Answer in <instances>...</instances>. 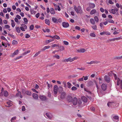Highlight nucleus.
<instances>
[{
	"instance_id": "0eeeda50",
	"label": "nucleus",
	"mask_w": 122,
	"mask_h": 122,
	"mask_svg": "<svg viewBox=\"0 0 122 122\" xmlns=\"http://www.w3.org/2000/svg\"><path fill=\"white\" fill-rule=\"evenodd\" d=\"M112 120L114 121L117 122L119 120V118L118 116H115L113 117Z\"/></svg>"
},
{
	"instance_id": "dca6fc26",
	"label": "nucleus",
	"mask_w": 122,
	"mask_h": 122,
	"mask_svg": "<svg viewBox=\"0 0 122 122\" xmlns=\"http://www.w3.org/2000/svg\"><path fill=\"white\" fill-rule=\"evenodd\" d=\"M52 21L54 23H58V20L54 17L52 18Z\"/></svg>"
},
{
	"instance_id": "20e7f679",
	"label": "nucleus",
	"mask_w": 122,
	"mask_h": 122,
	"mask_svg": "<svg viewBox=\"0 0 122 122\" xmlns=\"http://www.w3.org/2000/svg\"><path fill=\"white\" fill-rule=\"evenodd\" d=\"M39 98L41 100L43 101L46 100V98L45 96L42 95H39Z\"/></svg>"
},
{
	"instance_id": "052dcab7",
	"label": "nucleus",
	"mask_w": 122,
	"mask_h": 122,
	"mask_svg": "<svg viewBox=\"0 0 122 122\" xmlns=\"http://www.w3.org/2000/svg\"><path fill=\"white\" fill-rule=\"evenodd\" d=\"M63 83L64 85V87L66 88V82L65 81H64L63 82Z\"/></svg>"
},
{
	"instance_id": "7c9ffc66",
	"label": "nucleus",
	"mask_w": 122,
	"mask_h": 122,
	"mask_svg": "<svg viewBox=\"0 0 122 122\" xmlns=\"http://www.w3.org/2000/svg\"><path fill=\"white\" fill-rule=\"evenodd\" d=\"M21 26L24 28L25 29H26L27 28V27L26 25L24 24H22L21 25Z\"/></svg>"
},
{
	"instance_id": "c03bdc74",
	"label": "nucleus",
	"mask_w": 122,
	"mask_h": 122,
	"mask_svg": "<svg viewBox=\"0 0 122 122\" xmlns=\"http://www.w3.org/2000/svg\"><path fill=\"white\" fill-rule=\"evenodd\" d=\"M45 23L46 24L48 25H49L50 24V21L48 20H45Z\"/></svg>"
},
{
	"instance_id": "2f4dec72",
	"label": "nucleus",
	"mask_w": 122,
	"mask_h": 122,
	"mask_svg": "<svg viewBox=\"0 0 122 122\" xmlns=\"http://www.w3.org/2000/svg\"><path fill=\"white\" fill-rule=\"evenodd\" d=\"M93 84V83L92 81H90L87 83V85L88 86H91Z\"/></svg>"
},
{
	"instance_id": "393cba45",
	"label": "nucleus",
	"mask_w": 122,
	"mask_h": 122,
	"mask_svg": "<svg viewBox=\"0 0 122 122\" xmlns=\"http://www.w3.org/2000/svg\"><path fill=\"white\" fill-rule=\"evenodd\" d=\"M50 12L51 14H55V13L54 10V9L52 8H50Z\"/></svg>"
},
{
	"instance_id": "09e8293b",
	"label": "nucleus",
	"mask_w": 122,
	"mask_h": 122,
	"mask_svg": "<svg viewBox=\"0 0 122 122\" xmlns=\"http://www.w3.org/2000/svg\"><path fill=\"white\" fill-rule=\"evenodd\" d=\"M34 28V26L33 25H31L30 27V29L31 30H33Z\"/></svg>"
},
{
	"instance_id": "5fc2aeb1",
	"label": "nucleus",
	"mask_w": 122,
	"mask_h": 122,
	"mask_svg": "<svg viewBox=\"0 0 122 122\" xmlns=\"http://www.w3.org/2000/svg\"><path fill=\"white\" fill-rule=\"evenodd\" d=\"M78 58V57L77 56H76L73 57V58H71L72 61H73L77 59Z\"/></svg>"
},
{
	"instance_id": "b1692460",
	"label": "nucleus",
	"mask_w": 122,
	"mask_h": 122,
	"mask_svg": "<svg viewBox=\"0 0 122 122\" xmlns=\"http://www.w3.org/2000/svg\"><path fill=\"white\" fill-rule=\"evenodd\" d=\"M5 28L6 29H8L9 31L11 30L10 29V26L8 25H5Z\"/></svg>"
},
{
	"instance_id": "bf43d9fd",
	"label": "nucleus",
	"mask_w": 122,
	"mask_h": 122,
	"mask_svg": "<svg viewBox=\"0 0 122 122\" xmlns=\"http://www.w3.org/2000/svg\"><path fill=\"white\" fill-rule=\"evenodd\" d=\"M16 18H17V19H18L19 20L20 19H21V16L19 15H17L16 16Z\"/></svg>"
},
{
	"instance_id": "13d9d810",
	"label": "nucleus",
	"mask_w": 122,
	"mask_h": 122,
	"mask_svg": "<svg viewBox=\"0 0 122 122\" xmlns=\"http://www.w3.org/2000/svg\"><path fill=\"white\" fill-rule=\"evenodd\" d=\"M25 37L26 38H29L30 37V35L28 34H25Z\"/></svg>"
},
{
	"instance_id": "f257e3e1",
	"label": "nucleus",
	"mask_w": 122,
	"mask_h": 122,
	"mask_svg": "<svg viewBox=\"0 0 122 122\" xmlns=\"http://www.w3.org/2000/svg\"><path fill=\"white\" fill-rule=\"evenodd\" d=\"M72 103L73 105H75L78 103L79 105L81 104L82 103V101L80 99H78L77 98L75 97L73 99Z\"/></svg>"
},
{
	"instance_id": "774afa93",
	"label": "nucleus",
	"mask_w": 122,
	"mask_h": 122,
	"mask_svg": "<svg viewBox=\"0 0 122 122\" xmlns=\"http://www.w3.org/2000/svg\"><path fill=\"white\" fill-rule=\"evenodd\" d=\"M102 16L103 18H106L107 17L106 15L105 14H102Z\"/></svg>"
},
{
	"instance_id": "603ef678",
	"label": "nucleus",
	"mask_w": 122,
	"mask_h": 122,
	"mask_svg": "<svg viewBox=\"0 0 122 122\" xmlns=\"http://www.w3.org/2000/svg\"><path fill=\"white\" fill-rule=\"evenodd\" d=\"M59 45H58L55 44L52 46V47H59Z\"/></svg>"
},
{
	"instance_id": "ddd939ff",
	"label": "nucleus",
	"mask_w": 122,
	"mask_h": 122,
	"mask_svg": "<svg viewBox=\"0 0 122 122\" xmlns=\"http://www.w3.org/2000/svg\"><path fill=\"white\" fill-rule=\"evenodd\" d=\"M15 96L17 97H20L21 98H22V96L21 95V92L20 91L18 92L16 94Z\"/></svg>"
},
{
	"instance_id": "c9c22d12",
	"label": "nucleus",
	"mask_w": 122,
	"mask_h": 122,
	"mask_svg": "<svg viewBox=\"0 0 122 122\" xmlns=\"http://www.w3.org/2000/svg\"><path fill=\"white\" fill-rule=\"evenodd\" d=\"M92 28L93 29L95 30H97V26L96 25H94L91 26Z\"/></svg>"
},
{
	"instance_id": "ea45409f",
	"label": "nucleus",
	"mask_w": 122,
	"mask_h": 122,
	"mask_svg": "<svg viewBox=\"0 0 122 122\" xmlns=\"http://www.w3.org/2000/svg\"><path fill=\"white\" fill-rule=\"evenodd\" d=\"M90 36L93 37H95L96 36V35L93 33H91L90 34Z\"/></svg>"
},
{
	"instance_id": "4d7b16f0",
	"label": "nucleus",
	"mask_w": 122,
	"mask_h": 122,
	"mask_svg": "<svg viewBox=\"0 0 122 122\" xmlns=\"http://www.w3.org/2000/svg\"><path fill=\"white\" fill-rule=\"evenodd\" d=\"M63 42L64 44L66 45H68L69 44L68 42L66 41H63Z\"/></svg>"
},
{
	"instance_id": "680f3d73",
	"label": "nucleus",
	"mask_w": 122,
	"mask_h": 122,
	"mask_svg": "<svg viewBox=\"0 0 122 122\" xmlns=\"http://www.w3.org/2000/svg\"><path fill=\"white\" fill-rule=\"evenodd\" d=\"M103 23L101 22V23L100 24V26L102 28V27H103Z\"/></svg>"
},
{
	"instance_id": "69168bd1",
	"label": "nucleus",
	"mask_w": 122,
	"mask_h": 122,
	"mask_svg": "<svg viewBox=\"0 0 122 122\" xmlns=\"http://www.w3.org/2000/svg\"><path fill=\"white\" fill-rule=\"evenodd\" d=\"M39 16H40V14L39 13H37L36 15V17L37 18H38Z\"/></svg>"
},
{
	"instance_id": "a18cd8bd",
	"label": "nucleus",
	"mask_w": 122,
	"mask_h": 122,
	"mask_svg": "<svg viewBox=\"0 0 122 122\" xmlns=\"http://www.w3.org/2000/svg\"><path fill=\"white\" fill-rule=\"evenodd\" d=\"M108 22L109 23H114V22L113 20L111 19H109L108 20Z\"/></svg>"
},
{
	"instance_id": "6e6552de",
	"label": "nucleus",
	"mask_w": 122,
	"mask_h": 122,
	"mask_svg": "<svg viewBox=\"0 0 122 122\" xmlns=\"http://www.w3.org/2000/svg\"><path fill=\"white\" fill-rule=\"evenodd\" d=\"M63 26L65 28H67L69 26V24L67 22H63L62 23Z\"/></svg>"
},
{
	"instance_id": "c756f323",
	"label": "nucleus",
	"mask_w": 122,
	"mask_h": 122,
	"mask_svg": "<svg viewBox=\"0 0 122 122\" xmlns=\"http://www.w3.org/2000/svg\"><path fill=\"white\" fill-rule=\"evenodd\" d=\"M46 115L47 117L49 119H51V116L50 113H46Z\"/></svg>"
},
{
	"instance_id": "e433bc0d",
	"label": "nucleus",
	"mask_w": 122,
	"mask_h": 122,
	"mask_svg": "<svg viewBox=\"0 0 122 122\" xmlns=\"http://www.w3.org/2000/svg\"><path fill=\"white\" fill-rule=\"evenodd\" d=\"M113 103L112 102H108L107 104V105L109 107H110L111 106L113 105Z\"/></svg>"
},
{
	"instance_id": "6e6d98bb",
	"label": "nucleus",
	"mask_w": 122,
	"mask_h": 122,
	"mask_svg": "<svg viewBox=\"0 0 122 122\" xmlns=\"http://www.w3.org/2000/svg\"><path fill=\"white\" fill-rule=\"evenodd\" d=\"M60 50L61 51H62L64 50L65 48L63 46H61L60 47Z\"/></svg>"
},
{
	"instance_id": "bb28decb",
	"label": "nucleus",
	"mask_w": 122,
	"mask_h": 122,
	"mask_svg": "<svg viewBox=\"0 0 122 122\" xmlns=\"http://www.w3.org/2000/svg\"><path fill=\"white\" fill-rule=\"evenodd\" d=\"M109 11L110 13L113 14H115L116 13L114 9H112V10H110Z\"/></svg>"
},
{
	"instance_id": "f8f14e48",
	"label": "nucleus",
	"mask_w": 122,
	"mask_h": 122,
	"mask_svg": "<svg viewBox=\"0 0 122 122\" xmlns=\"http://www.w3.org/2000/svg\"><path fill=\"white\" fill-rule=\"evenodd\" d=\"M33 97L34 99L35 100H37L38 98V96L35 93H33L32 94Z\"/></svg>"
},
{
	"instance_id": "9d476101",
	"label": "nucleus",
	"mask_w": 122,
	"mask_h": 122,
	"mask_svg": "<svg viewBox=\"0 0 122 122\" xmlns=\"http://www.w3.org/2000/svg\"><path fill=\"white\" fill-rule=\"evenodd\" d=\"M77 51L78 52L83 53L86 51V50L84 48H80V49H77Z\"/></svg>"
},
{
	"instance_id": "a878e982",
	"label": "nucleus",
	"mask_w": 122,
	"mask_h": 122,
	"mask_svg": "<svg viewBox=\"0 0 122 122\" xmlns=\"http://www.w3.org/2000/svg\"><path fill=\"white\" fill-rule=\"evenodd\" d=\"M50 47V46H45L43 48H42L41 50L42 51H44L46 49H48Z\"/></svg>"
},
{
	"instance_id": "37998d69",
	"label": "nucleus",
	"mask_w": 122,
	"mask_h": 122,
	"mask_svg": "<svg viewBox=\"0 0 122 122\" xmlns=\"http://www.w3.org/2000/svg\"><path fill=\"white\" fill-rule=\"evenodd\" d=\"M55 38L57 39H60V37L57 35L54 36V39Z\"/></svg>"
},
{
	"instance_id": "412c9836",
	"label": "nucleus",
	"mask_w": 122,
	"mask_h": 122,
	"mask_svg": "<svg viewBox=\"0 0 122 122\" xmlns=\"http://www.w3.org/2000/svg\"><path fill=\"white\" fill-rule=\"evenodd\" d=\"M11 24L12 26V27H14L15 25V24L14 21L13 20H11Z\"/></svg>"
},
{
	"instance_id": "a211bd4d",
	"label": "nucleus",
	"mask_w": 122,
	"mask_h": 122,
	"mask_svg": "<svg viewBox=\"0 0 122 122\" xmlns=\"http://www.w3.org/2000/svg\"><path fill=\"white\" fill-rule=\"evenodd\" d=\"M81 99L84 102H86L87 101V98L85 97L82 96L81 97Z\"/></svg>"
},
{
	"instance_id": "39448f33",
	"label": "nucleus",
	"mask_w": 122,
	"mask_h": 122,
	"mask_svg": "<svg viewBox=\"0 0 122 122\" xmlns=\"http://www.w3.org/2000/svg\"><path fill=\"white\" fill-rule=\"evenodd\" d=\"M25 92V94L28 96H30L31 95V93L30 91L27 90L25 91L24 90H22V92L23 93H24Z\"/></svg>"
},
{
	"instance_id": "58836bf2",
	"label": "nucleus",
	"mask_w": 122,
	"mask_h": 122,
	"mask_svg": "<svg viewBox=\"0 0 122 122\" xmlns=\"http://www.w3.org/2000/svg\"><path fill=\"white\" fill-rule=\"evenodd\" d=\"M12 44L14 45H17L18 44V42L14 40L12 41Z\"/></svg>"
},
{
	"instance_id": "aec40b11",
	"label": "nucleus",
	"mask_w": 122,
	"mask_h": 122,
	"mask_svg": "<svg viewBox=\"0 0 122 122\" xmlns=\"http://www.w3.org/2000/svg\"><path fill=\"white\" fill-rule=\"evenodd\" d=\"M66 95V93L65 92H62L61 94V98L63 99L64 98L65 96Z\"/></svg>"
},
{
	"instance_id": "f03ea898",
	"label": "nucleus",
	"mask_w": 122,
	"mask_h": 122,
	"mask_svg": "<svg viewBox=\"0 0 122 122\" xmlns=\"http://www.w3.org/2000/svg\"><path fill=\"white\" fill-rule=\"evenodd\" d=\"M74 8L76 12L77 13H81L82 11L81 9V7L80 6H78L77 7L75 5L74 6Z\"/></svg>"
},
{
	"instance_id": "338daca9",
	"label": "nucleus",
	"mask_w": 122,
	"mask_h": 122,
	"mask_svg": "<svg viewBox=\"0 0 122 122\" xmlns=\"http://www.w3.org/2000/svg\"><path fill=\"white\" fill-rule=\"evenodd\" d=\"M14 20L17 23L19 22V21L18 19H17V18H15L14 19Z\"/></svg>"
},
{
	"instance_id": "de8ad7c7",
	"label": "nucleus",
	"mask_w": 122,
	"mask_h": 122,
	"mask_svg": "<svg viewBox=\"0 0 122 122\" xmlns=\"http://www.w3.org/2000/svg\"><path fill=\"white\" fill-rule=\"evenodd\" d=\"M71 90L73 91H75L77 90V88L74 86H73L71 88Z\"/></svg>"
},
{
	"instance_id": "0e129e2a",
	"label": "nucleus",
	"mask_w": 122,
	"mask_h": 122,
	"mask_svg": "<svg viewBox=\"0 0 122 122\" xmlns=\"http://www.w3.org/2000/svg\"><path fill=\"white\" fill-rule=\"evenodd\" d=\"M91 8L89 6L86 8V10L87 11H90L91 10Z\"/></svg>"
},
{
	"instance_id": "f3484780",
	"label": "nucleus",
	"mask_w": 122,
	"mask_h": 122,
	"mask_svg": "<svg viewBox=\"0 0 122 122\" xmlns=\"http://www.w3.org/2000/svg\"><path fill=\"white\" fill-rule=\"evenodd\" d=\"M96 12V10L95 9H93L91 11L90 14L91 15H92L95 14Z\"/></svg>"
},
{
	"instance_id": "1a4fd4ad",
	"label": "nucleus",
	"mask_w": 122,
	"mask_h": 122,
	"mask_svg": "<svg viewBox=\"0 0 122 122\" xmlns=\"http://www.w3.org/2000/svg\"><path fill=\"white\" fill-rule=\"evenodd\" d=\"M58 89V87L56 85L54 86V94L55 95H56L57 93Z\"/></svg>"
},
{
	"instance_id": "864d4df0",
	"label": "nucleus",
	"mask_w": 122,
	"mask_h": 122,
	"mask_svg": "<svg viewBox=\"0 0 122 122\" xmlns=\"http://www.w3.org/2000/svg\"><path fill=\"white\" fill-rule=\"evenodd\" d=\"M90 62V63H91V64H92L97 63H98L97 61H91Z\"/></svg>"
},
{
	"instance_id": "4468645a",
	"label": "nucleus",
	"mask_w": 122,
	"mask_h": 122,
	"mask_svg": "<svg viewBox=\"0 0 122 122\" xmlns=\"http://www.w3.org/2000/svg\"><path fill=\"white\" fill-rule=\"evenodd\" d=\"M64 62H68L69 61L70 62H72V59L71 57H69V58L66 59L64 60L63 61Z\"/></svg>"
},
{
	"instance_id": "f704fd0d",
	"label": "nucleus",
	"mask_w": 122,
	"mask_h": 122,
	"mask_svg": "<svg viewBox=\"0 0 122 122\" xmlns=\"http://www.w3.org/2000/svg\"><path fill=\"white\" fill-rule=\"evenodd\" d=\"M23 20L25 22V24H27L28 21V20L27 18H23Z\"/></svg>"
},
{
	"instance_id": "9b49d317",
	"label": "nucleus",
	"mask_w": 122,
	"mask_h": 122,
	"mask_svg": "<svg viewBox=\"0 0 122 122\" xmlns=\"http://www.w3.org/2000/svg\"><path fill=\"white\" fill-rule=\"evenodd\" d=\"M104 79L106 81L107 83H109L110 81V78L107 75H105L104 76Z\"/></svg>"
},
{
	"instance_id": "79ce46f5",
	"label": "nucleus",
	"mask_w": 122,
	"mask_h": 122,
	"mask_svg": "<svg viewBox=\"0 0 122 122\" xmlns=\"http://www.w3.org/2000/svg\"><path fill=\"white\" fill-rule=\"evenodd\" d=\"M54 57H55L57 58V59H59L60 58V56H59L57 55H56L53 56Z\"/></svg>"
},
{
	"instance_id": "423d86ee",
	"label": "nucleus",
	"mask_w": 122,
	"mask_h": 122,
	"mask_svg": "<svg viewBox=\"0 0 122 122\" xmlns=\"http://www.w3.org/2000/svg\"><path fill=\"white\" fill-rule=\"evenodd\" d=\"M102 89L104 91L106 90L107 87V85L104 83L102 84L101 86Z\"/></svg>"
},
{
	"instance_id": "cd10ccee",
	"label": "nucleus",
	"mask_w": 122,
	"mask_h": 122,
	"mask_svg": "<svg viewBox=\"0 0 122 122\" xmlns=\"http://www.w3.org/2000/svg\"><path fill=\"white\" fill-rule=\"evenodd\" d=\"M19 52V51L18 50H16L13 53V55L12 56H14L15 55H17L18 54Z\"/></svg>"
},
{
	"instance_id": "72a5a7b5",
	"label": "nucleus",
	"mask_w": 122,
	"mask_h": 122,
	"mask_svg": "<svg viewBox=\"0 0 122 122\" xmlns=\"http://www.w3.org/2000/svg\"><path fill=\"white\" fill-rule=\"evenodd\" d=\"M16 31L18 33H20V27H16Z\"/></svg>"
},
{
	"instance_id": "2eb2a0df",
	"label": "nucleus",
	"mask_w": 122,
	"mask_h": 122,
	"mask_svg": "<svg viewBox=\"0 0 122 122\" xmlns=\"http://www.w3.org/2000/svg\"><path fill=\"white\" fill-rule=\"evenodd\" d=\"M89 6L91 9H93L95 7V5L94 3H90L89 4Z\"/></svg>"
},
{
	"instance_id": "7ed1b4c3",
	"label": "nucleus",
	"mask_w": 122,
	"mask_h": 122,
	"mask_svg": "<svg viewBox=\"0 0 122 122\" xmlns=\"http://www.w3.org/2000/svg\"><path fill=\"white\" fill-rule=\"evenodd\" d=\"M117 82V85L119 86L120 84V88L121 89H122V81L120 80L119 78H118Z\"/></svg>"
},
{
	"instance_id": "4be33fe9",
	"label": "nucleus",
	"mask_w": 122,
	"mask_h": 122,
	"mask_svg": "<svg viewBox=\"0 0 122 122\" xmlns=\"http://www.w3.org/2000/svg\"><path fill=\"white\" fill-rule=\"evenodd\" d=\"M68 101L69 102H71L72 100V98L71 96H68L67 97Z\"/></svg>"
},
{
	"instance_id": "6ab92c4d",
	"label": "nucleus",
	"mask_w": 122,
	"mask_h": 122,
	"mask_svg": "<svg viewBox=\"0 0 122 122\" xmlns=\"http://www.w3.org/2000/svg\"><path fill=\"white\" fill-rule=\"evenodd\" d=\"M90 21L91 23L93 25H94L95 24V22L94 20L92 18L90 19Z\"/></svg>"
},
{
	"instance_id": "3c124183",
	"label": "nucleus",
	"mask_w": 122,
	"mask_h": 122,
	"mask_svg": "<svg viewBox=\"0 0 122 122\" xmlns=\"http://www.w3.org/2000/svg\"><path fill=\"white\" fill-rule=\"evenodd\" d=\"M30 10L31 14H35L36 12L33 10L31 9Z\"/></svg>"
},
{
	"instance_id": "e2e57ef3",
	"label": "nucleus",
	"mask_w": 122,
	"mask_h": 122,
	"mask_svg": "<svg viewBox=\"0 0 122 122\" xmlns=\"http://www.w3.org/2000/svg\"><path fill=\"white\" fill-rule=\"evenodd\" d=\"M7 103L9 105L11 106L12 105V104L11 103V102L10 101H9L7 102Z\"/></svg>"
},
{
	"instance_id": "49530a36",
	"label": "nucleus",
	"mask_w": 122,
	"mask_h": 122,
	"mask_svg": "<svg viewBox=\"0 0 122 122\" xmlns=\"http://www.w3.org/2000/svg\"><path fill=\"white\" fill-rule=\"evenodd\" d=\"M53 4L54 6L55 7V10H57V7H58V6L55 3H53Z\"/></svg>"
},
{
	"instance_id": "4c0bfd02",
	"label": "nucleus",
	"mask_w": 122,
	"mask_h": 122,
	"mask_svg": "<svg viewBox=\"0 0 122 122\" xmlns=\"http://www.w3.org/2000/svg\"><path fill=\"white\" fill-rule=\"evenodd\" d=\"M94 19L96 22H98L99 21V19L98 17L97 16H95L94 17Z\"/></svg>"
},
{
	"instance_id": "473e14b6",
	"label": "nucleus",
	"mask_w": 122,
	"mask_h": 122,
	"mask_svg": "<svg viewBox=\"0 0 122 122\" xmlns=\"http://www.w3.org/2000/svg\"><path fill=\"white\" fill-rule=\"evenodd\" d=\"M67 84L68 87L69 88H70L72 85L69 82H68Z\"/></svg>"
},
{
	"instance_id": "5701e85b",
	"label": "nucleus",
	"mask_w": 122,
	"mask_h": 122,
	"mask_svg": "<svg viewBox=\"0 0 122 122\" xmlns=\"http://www.w3.org/2000/svg\"><path fill=\"white\" fill-rule=\"evenodd\" d=\"M3 95L4 96L6 97H7L8 95V92L6 91H4Z\"/></svg>"
},
{
	"instance_id": "a19ab883",
	"label": "nucleus",
	"mask_w": 122,
	"mask_h": 122,
	"mask_svg": "<svg viewBox=\"0 0 122 122\" xmlns=\"http://www.w3.org/2000/svg\"><path fill=\"white\" fill-rule=\"evenodd\" d=\"M40 51H39L38 52L36 53L34 56V57H35L36 56H37L40 53Z\"/></svg>"
},
{
	"instance_id": "8fccbe9b",
	"label": "nucleus",
	"mask_w": 122,
	"mask_h": 122,
	"mask_svg": "<svg viewBox=\"0 0 122 122\" xmlns=\"http://www.w3.org/2000/svg\"><path fill=\"white\" fill-rule=\"evenodd\" d=\"M59 92H61L63 90V88L62 87L60 86L58 88Z\"/></svg>"
},
{
	"instance_id": "c85d7f7f",
	"label": "nucleus",
	"mask_w": 122,
	"mask_h": 122,
	"mask_svg": "<svg viewBox=\"0 0 122 122\" xmlns=\"http://www.w3.org/2000/svg\"><path fill=\"white\" fill-rule=\"evenodd\" d=\"M116 28H114V30H115V31L113 33V34L114 35L117 34H119V32H118V30H117V31H116Z\"/></svg>"
}]
</instances>
